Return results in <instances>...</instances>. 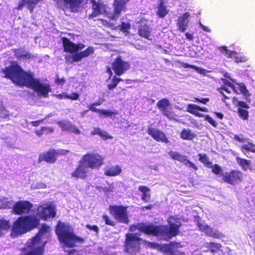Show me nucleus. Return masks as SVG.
Segmentation results:
<instances>
[{
    "instance_id": "18",
    "label": "nucleus",
    "mask_w": 255,
    "mask_h": 255,
    "mask_svg": "<svg viewBox=\"0 0 255 255\" xmlns=\"http://www.w3.org/2000/svg\"><path fill=\"white\" fill-rule=\"evenodd\" d=\"M147 133L155 141L167 143L169 142L165 134L161 130L153 127H148Z\"/></svg>"
},
{
    "instance_id": "39",
    "label": "nucleus",
    "mask_w": 255,
    "mask_h": 255,
    "mask_svg": "<svg viewBox=\"0 0 255 255\" xmlns=\"http://www.w3.org/2000/svg\"><path fill=\"white\" fill-rule=\"evenodd\" d=\"M205 233L208 236L211 237L215 239H219L221 237V234L217 231H214L212 228L209 226L205 231Z\"/></svg>"
},
{
    "instance_id": "17",
    "label": "nucleus",
    "mask_w": 255,
    "mask_h": 255,
    "mask_svg": "<svg viewBox=\"0 0 255 255\" xmlns=\"http://www.w3.org/2000/svg\"><path fill=\"white\" fill-rule=\"evenodd\" d=\"M92 12L89 14L90 18L96 17L106 12V5L101 0H91Z\"/></svg>"
},
{
    "instance_id": "55",
    "label": "nucleus",
    "mask_w": 255,
    "mask_h": 255,
    "mask_svg": "<svg viewBox=\"0 0 255 255\" xmlns=\"http://www.w3.org/2000/svg\"><path fill=\"white\" fill-rule=\"evenodd\" d=\"M66 82V80L64 77L60 78L58 75L56 76L55 82L58 85H63Z\"/></svg>"
},
{
    "instance_id": "31",
    "label": "nucleus",
    "mask_w": 255,
    "mask_h": 255,
    "mask_svg": "<svg viewBox=\"0 0 255 255\" xmlns=\"http://www.w3.org/2000/svg\"><path fill=\"white\" fill-rule=\"evenodd\" d=\"M55 97L59 100L63 99H68L71 100H77L79 98V94L77 93L74 92L71 95H69L66 92H64L60 94L55 95Z\"/></svg>"
},
{
    "instance_id": "32",
    "label": "nucleus",
    "mask_w": 255,
    "mask_h": 255,
    "mask_svg": "<svg viewBox=\"0 0 255 255\" xmlns=\"http://www.w3.org/2000/svg\"><path fill=\"white\" fill-rule=\"evenodd\" d=\"M168 154L173 159L176 160L183 164L187 158V156L182 155L178 152L170 151Z\"/></svg>"
},
{
    "instance_id": "6",
    "label": "nucleus",
    "mask_w": 255,
    "mask_h": 255,
    "mask_svg": "<svg viewBox=\"0 0 255 255\" xmlns=\"http://www.w3.org/2000/svg\"><path fill=\"white\" fill-rule=\"evenodd\" d=\"M128 207L123 205H110L109 211L118 222L128 224L129 220L128 214Z\"/></svg>"
},
{
    "instance_id": "46",
    "label": "nucleus",
    "mask_w": 255,
    "mask_h": 255,
    "mask_svg": "<svg viewBox=\"0 0 255 255\" xmlns=\"http://www.w3.org/2000/svg\"><path fill=\"white\" fill-rule=\"evenodd\" d=\"M237 85H238L239 92H238V94L242 93L244 94L245 96H249V93L248 90H247L246 86L243 83H237Z\"/></svg>"
},
{
    "instance_id": "35",
    "label": "nucleus",
    "mask_w": 255,
    "mask_h": 255,
    "mask_svg": "<svg viewBox=\"0 0 255 255\" xmlns=\"http://www.w3.org/2000/svg\"><path fill=\"white\" fill-rule=\"evenodd\" d=\"M105 102L104 98H100L98 100L94 103H91L88 106L89 110L96 113H98L101 109H98L95 108V106H98L102 105Z\"/></svg>"
},
{
    "instance_id": "43",
    "label": "nucleus",
    "mask_w": 255,
    "mask_h": 255,
    "mask_svg": "<svg viewBox=\"0 0 255 255\" xmlns=\"http://www.w3.org/2000/svg\"><path fill=\"white\" fill-rule=\"evenodd\" d=\"M40 0H25L26 4L27 5V8L31 13L33 12L34 8Z\"/></svg>"
},
{
    "instance_id": "53",
    "label": "nucleus",
    "mask_w": 255,
    "mask_h": 255,
    "mask_svg": "<svg viewBox=\"0 0 255 255\" xmlns=\"http://www.w3.org/2000/svg\"><path fill=\"white\" fill-rule=\"evenodd\" d=\"M184 165L188 166L189 168H192L194 169L195 171H196L198 170L197 166H196V165L192 162L191 161H190L189 159H188L187 158L185 161L184 163H183Z\"/></svg>"
},
{
    "instance_id": "25",
    "label": "nucleus",
    "mask_w": 255,
    "mask_h": 255,
    "mask_svg": "<svg viewBox=\"0 0 255 255\" xmlns=\"http://www.w3.org/2000/svg\"><path fill=\"white\" fill-rule=\"evenodd\" d=\"M121 171V168L118 165L108 166L105 168L104 174L108 176H116L120 174Z\"/></svg>"
},
{
    "instance_id": "23",
    "label": "nucleus",
    "mask_w": 255,
    "mask_h": 255,
    "mask_svg": "<svg viewBox=\"0 0 255 255\" xmlns=\"http://www.w3.org/2000/svg\"><path fill=\"white\" fill-rule=\"evenodd\" d=\"M64 51L66 53H75V43L71 41L66 37H62Z\"/></svg>"
},
{
    "instance_id": "10",
    "label": "nucleus",
    "mask_w": 255,
    "mask_h": 255,
    "mask_svg": "<svg viewBox=\"0 0 255 255\" xmlns=\"http://www.w3.org/2000/svg\"><path fill=\"white\" fill-rule=\"evenodd\" d=\"M170 102L167 98H163L158 101L157 108L162 114L169 120H174L176 117L175 113L171 110Z\"/></svg>"
},
{
    "instance_id": "20",
    "label": "nucleus",
    "mask_w": 255,
    "mask_h": 255,
    "mask_svg": "<svg viewBox=\"0 0 255 255\" xmlns=\"http://www.w3.org/2000/svg\"><path fill=\"white\" fill-rule=\"evenodd\" d=\"M95 48L94 47L89 46L84 50L73 55L72 58L73 62H79L82 59L87 57L94 53Z\"/></svg>"
},
{
    "instance_id": "24",
    "label": "nucleus",
    "mask_w": 255,
    "mask_h": 255,
    "mask_svg": "<svg viewBox=\"0 0 255 255\" xmlns=\"http://www.w3.org/2000/svg\"><path fill=\"white\" fill-rule=\"evenodd\" d=\"M125 9V5L115 1L114 3L113 12L110 14L108 17L112 20L117 19L120 15L122 10H124Z\"/></svg>"
},
{
    "instance_id": "29",
    "label": "nucleus",
    "mask_w": 255,
    "mask_h": 255,
    "mask_svg": "<svg viewBox=\"0 0 255 255\" xmlns=\"http://www.w3.org/2000/svg\"><path fill=\"white\" fill-rule=\"evenodd\" d=\"M91 135H99L102 139L104 140L112 139L113 136L110 135L106 131L102 130L99 128H95L91 132Z\"/></svg>"
},
{
    "instance_id": "41",
    "label": "nucleus",
    "mask_w": 255,
    "mask_h": 255,
    "mask_svg": "<svg viewBox=\"0 0 255 255\" xmlns=\"http://www.w3.org/2000/svg\"><path fill=\"white\" fill-rule=\"evenodd\" d=\"M123 80L121 78H118L116 76H114L112 79V83L108 85V88L109 90H111L115 88L118 84Z\"/></svg>"
},
{
    "instance_id": "52",
    "label": "nucleus",
    "mask_w": 255,
    "mask_h": 255,
    "mask_svg": "<svg viewBox=\"0 0 255 255\" xmlns=\"http://www.w3.org/2000/svg\"><path fill=\"white\" fill-rule=\"evenodd\" d=\"M234 139L239 142L243 143L244 142L247 141V140H250L248 138H245L244 136L241 134H235L234 135Z\"/></svg>"
},
{
    "instance_id": "50",
    "label": "nucleus",
    "mask_w": 255,
    "mask_h": 255,
    "mask_svg": "<svg viewBox=\"0 0 255 255\" xmlns=\"http://www.w3.org/2000/svg\"><path fill=\"white\" fill-rule=\"evenodd\" d=\"M102 218L105 221V224L113 227L116 226V222L113 220L111 219L107 214H103L102 215Z\"/></svg>"
},
{
    "instance_id": "34",
    "label": "nucleus",
    "mask_w": 255,
    "mask_h": 255,
    "mask_svg": "<svg viewBox=\"0 0 255 255\" xmlns=\"http://www.w3.org/2000/svg\"><path fill=\"white\" fill-rule=\"evenodd\" d=\"M199 160L206 167H211L212 162L210 160L207 155L206 153H199L198 154Z\"/></svg>"
},
{
    "instance_id": "13",
    "label": "nucleus",
    "mask_w": 255,
    "mask_h": 255,
    "mask_svg": "<svg viewBox=\"0 0 255 255\" xmlns=\"http://www.w3.org/2000/svg\"><path fill=\"white\" fill-rule=\"evenodd\" d=\"M141 240V239L138 237L136 234H127L125 241V247L127 250L139 251Z\"/></svg>"
},
{
    "instance_id": "47",
    "label": "nucleus",
    "mask_w": 255,
    "mask_h": 255,
    "mask_svg": "<svg viewBox=\"0 0 255 255\" xmlns=\"http://www.w3.org/2000/svg\"><path fill=\"white\" fill-rule=\"evenodd\" d=\"M232 58H233L237 63L245 62L247 61V58L246 57L239 54L236 51V54H233Z\"/></svg>"
},
{
    "instance_id": "38",
    "label": "nucleus",
    "mask_w": 255,
    "mask_h": 255,
    "mask_svg": "<svg viewBox=\"0 0 255 255\" xmlns=\"http://www.w3.org/2000/svg\"><path fill=\"white\" fill-rule=\"evenodd\" d=\"M180 65L181 67L183 68H192L200 74H203L205 72V70L203 68L198 67L194 65H191L186 63L181 62L180 63Z\"/></svg>"
},
{
    "instance_id": "49",
    "label": "nucleus",
    "mask_w": 255,
    "mask_h": 255,
    "mask_svg": "<svg viewBox=\"0 0 255 255\" xmlns=\"http://www.w3.org/2000/svg\"><path fill=\"white\" fill-rule=\"evenodd\" d=\"M209 247L210 248V252L211 253H214L216 251L220 250L222 247V246L219 243L210 242L209 244Z\"/></svg>"
},
{
    "instance_id": "51",
    "label": "nucleus",
    "mask_w": 255,
    "mask_h": 255,
    "mask_svg": "<svg viewBox=\"0 0 255 255\" xmlns=\"http://www.w3.org/2000/svg\"><path fill=\"white\" fill-rule=\"evenodd\" d=\"M222 81L225 85H227L229 87L231 88L235 93L237 94L239 93L238 90L236 89V86L229 80L225 78H222Z\"/></svg>"
},
{
    "instance_id": "45",
    "label": "nucleus",
    "mask_w": 255,
    "mask_h": 255,
    "mask_svg": "<svg viewBox=\"0 0 255 255\" xmlns=\"http://www.w3.org/2000/svg\"><path fill=\"white\" fill-rule=\"evenodd\" d=\"M212 168V171L216 175L224 174L223 173V169L222 167L218 164H215L213 165L211 164V167H209Z\"/></svg>"
},
{
    "instance_id": "48",
    "label": "nucleus",
    "mask_w": 255,
    "mask_h": 255,
    "mask_svg": "<svg viewBox=\"0 0 255 255\" xmlns=\"http://www.w3.org/2000/svg\"><path fill=\"white\" fill-rule=\"evenodd\" d=\"M101 115L104 116L105 117H112L113 116L117 114V113L113 112L111 110L101 109L98 112Z\"/></svg>"
},
{
    "instance_id": "7",
    "label": "nucleus",
    "mask_w": 255,
    "mask_h": 255,
    "mask_svg": "<svg viewBox=\"0 0 255 255\" xmlns=\"http://www.w3.org/2000/svg\"><path fill=\"white\" fill-rule=\"evenodd\" d=\"M69 152L68 150L58 149L50 148L48 150L39 154L38 159L39 163L44 161L47 163H54L57 159V157L60 155H65Z\"/></svg>"
},
{
    "instance_id": "21",
    "label": "nucleus",
    "mask_w": 255,
    "mask_h": 255,
    "mask_svg": "<svg viewBox=\"0 0 255 255\" xmlns=\"http://www.w3.org/2000/svg\"><path fill=\"white\" fill-rule=\"evenodd\" d=\"M14 56L18 59L28 60L34 58V56L23 48H18L13 49Z\"/></svg>"
},
{
    "instance_id": "28",
    "label": "nucleus",
    "mask_w": 255,
    "mask_h": 255,
    "mask_svg": "<svg viewBox=\"0 0 255 255\" xmlns=\"http://www.w3.org/2000/svg\"><path fill=\"white\" fill-rule=\"evenodd\" d=\"M180 137L183 140H192L196 137V134L192 132L191 129L184 128L180 132Z\"/></svg>"
},
{
    "instance_id": "42",
    "label": "nucleus",
    "mask_w": 255,
    "mask_h": 255,
    "mask_svg": "<svg viewBox=\"0 0 255 255\" xmlns=\"http://www.w3.org/2000/svg\"><path fill=\"white\" fill-rule=\"evenodd\" d=\"M236 160L238 163L244 169H247L250 165V161L245 158H242L239 157H236Z\"/></svg>"
},
{
    "instance_id": "15",
    "label": "nucleus",
    "mask_w": 255,
    "mask_h": 255,
    "mask_svg": "<svg viewBox=\"0 0 255 255\" xmlns=\"http://www.w3.org/2000/svg\"><path fill=\"white\" fill-rule=\"evenodd\" d=\"M186 111L199 118L204 117V120L207 121L214 128H216L218 126V124L216 123V122L209 115H204L203 114L198 112L199 106L197 105L192 104H188L187 107Z\"/></svg>"
},
{
    "instance_id": "64",
    "label": "nucleus",
    "mask_w": 255,
    "mask_h": 255,
    "mask_svg": "<svg viewBox=\"0 0 255 255\" xmlns=\"http://www.w3.org/2000/svg\"><path fill=\"white\" fill-rule=\"evenodd\" d=\"M220 49L221 51L224 53L225 55V53H226L227 52H230V50L228 49L227 47L226 46H222L220 48Z\"/></svg>"
},
{
    "instance_id": "62",
    "label": "nucleus",
    "mask_w": 255,
    "mask_h": 255,
    "mask_svg": "<svg viewBox=\"0 0 255 255\" xmlns=\"http://www.w3.org/2000/svg\"><path fill=\"white\" fill-rule=\"evenodd\" d=\"M43 120L31 122V125L35 127H38L43 122Z\"/></svg>"
},
{
    "instance_id": "44",
    "label": "nucleus",
    "mask_w": 255,
    "mask_h": 255,
    "mask_svg": "<svg viewBox=\"0 0 255 255\" xmlns=\"http://www.w3.org/2000/svg\"><path fill=\"white\" fill-rule=\"evenodd\" d=\"M58 124L63 130H68L72 128L71 123L68 121H60L58 122Z\"/></svg>"
},
{
    "instance_id": "14",
    "label": "nucleus",
    "mask_w": 255,
    "mask_h": 255,
    "mask_svg": "<svg viewBox=\"0 0 255 255\" xmlns=\"http://www.w3.org/2000/svg\"><path fill=\"white\" fill-rule=\"evenodd\" d=\"M243 173L239 170H232L222 174L223 181L231 185H236L242 181Z\"/></svg>"
},
{
    "instance_id": "60",
    "label": "nucleus",
    "mask_w": 255,
    "mask_h": 255,
    "mask_svg": "<svg viewBox=\"0 0 255 255\" xmlns=\"http://www.w3.org/2000/svg\"><path fill=\"white\" fill-rule=\"evenodd\" d=\"M148 245L149 247H150L151 248L153 249H157L159 250V245L158 244L155 243H151L149 242L148 243Z\"/></svg>"
},
{
    "instance_id": "61",
    "label": "nucleus",
    "mask_w": 255,
    "mask_h": 255,
    "mask_svg": "<svg viewBox=\"0 0 255 255\" xmlns=\"http://www.w3.org/2000/svg\"><path fill=\"white\" fill-rule=\"evenodd\" d=\"M219 92L222 95V96L223 97V98L222 99L223 101L225 103L226 106H229V104L227 103L226 100L229 99L230 98L229 97L226 96L225 95V94L222 91H219Z\"/></svg>"
},
{
    "instance_id": "9",
    "label": "nucleus",
    "mask_w": 255,
    "mask_h": 255,
    "mask_svg": "<svg viewBox=\"0 0 255 255\" xmlns=\"http://www.w3.org/2000/svg\"><path fill=\"white\" fill-rule=\"evenodd\" d=\"M84 0H59L57 3L58 7L66 11L69 9L72 13L79 12Z\"/></svg>"
},
{
    "instance_id": "11",
    "label": "nucleus",
    "mask_w": 255,
    "mask_h": 255,
    "mask_svg": "<svg viewBox=\"0 0 255 255\" xmlns=\"http://www.w3.org/2000/svg\"><path fill=\"white\" fill-rule=\"evenodd\" d=\"M130 67V64L128 61L123 60L120 55L117 56L112 64V68L116 75L121 76Z\"/></svg>"
},
{
    "instance_id": "8",
    "label": "nucleus",
    "mask_w": 255,
    "mask_h": 255,
    "mask_svg": "<svg viewBox=\"0 0 255 255\" xmlns=\"http://www.w3.org/2000/svg\"><path fill=\"white\" fill-rule=\"evenodd\" d=\"M82 162L91 169H99L104 164V157L98 153L88 152L81 158Z\"/></svg>"
},
{
    "instance_id": "40",
    "label": "nucleus",
    "mask_w": 255,
    "mask_h": 255,
    "mask_svg": "<svg viewBox=\"0 0 255 255\" xmlns=\"http://www.w3.org/2000/svg\"><path fill=\"white\" fill-rule=\"evenodd\" d=\"M118 27L119 30L123 32V33H125L126 35H128L129 33V30L130 29L131 25L128 22L122 21L121 24L118 26Z\"/></svg>"
},
{
    "instance_id": "3",
    "label": "nucleus",
    "mask_w": 255,
    "mask_h": 255,
    "mask_svg": "<svg viewBox=\"0 0 255 255\" xmlns=\"http://www.w3.org/2000/svg\"><path fill=\"white\" fill-rule=\"evenodd\" d=\"M170 219L175 220V223L168 221L169 226L154 225L152 223H141L139 225L137 229L146 235L160 237L163 239H170L178 235L179 228L182 224L179 219L175 218L173 216H171Z\"/></svg>"
},
{
    "instance_id": "16",
    "label": "nucleus",
    "mask_w": 255,
    "mask_h": 255,
    "mask_svg": "<svg viewBox=\"0 0 255 255\" xmlns=\"http://www.w3.org/2000/svg\"><path fill=\"white\" fill-rule=\"evenodd\" d=\"M232 101L234 104L237 103L236 106L238 107L237 113L239 117L243 120H248L249 117L248 110L250 108L249 105L244 101H239L235 97L233 98Z\"/></svg>"
},
{
    "instance_id": "22",
    "label": "nucleus",
    "mask_w": 255,
    "mask_h": 255,
    "mask_svg": "<svg viewBox=\"0 0 255 255\" xmlns=\"http://www.w3.org/2000/svg\"><path fill=\"white\" fill-rule=\"evenodd\" d=\"M189 16V12H186L179 17L177 19L176 24L178 26V29L179 31L184 32L187 29V27L189 22L188 19Z\"/></svg>"
},
{
    "instance_id": "36",
    "label": "nucleus",
    "mask_w": 255,
    "mask_h": 255,
    "mask_svg": "<svg viewBox=\"0 0 255 255\" xmlns=\"http://www.w3.org/2000/svg\"><path fill=\"white\" fill-rule=\"evenodd\" d=\"M241 149L243 152L246 151L255 153V144L251 142H248L247 144L241 146Z\"/></svg>"
},
{
    "instance_id": "27",
    "label": "nucleus",
    "mask_w": 255,
    "mask_h": 255,
    "mask_svg": "<svg viewBox=\"0 0 255 255\" xmlns=\"http://www.w3.org/2000/svg\"><path fill=\"white\" fill-rule=\"evenodd\" d=\"M138 189L142 193V200L145 202H149L151 198L150 189L146 186H139Z\"/></svg>"
},
{
    "instance_id": "30",
    "label": "nucleus",
    "mask_w": 255,
    "mask_h": 255,
    "mask_svg": "<svg viewBox=\"0 0 255 255\" xmlns=\"http://www.w3.org/2000/svg\"><path fill=\"white\" fill-rule=\"evenodd\" d=\"M168 10L166 8V6L164 4L163 0H161L157 6V10L156 11L157 15L160 18H164L168 13Z\"/></svg>"
},
{
    "instance_id": "33",
    "label": "nucleus",
    "mask_w": 255,
    "mask_h": 255,
    "mask_svg": "<svg viewBox=\"0 0 255 255\" xmlns=\"http://www.w3.org/2000/svg\"><path fill=\"white\" fill-rule=\"evenodd\" d=\"M176 244L175 242H170L168 244L160 245L159 250L163 253L172 254L173 253L172 247Z\"/></svg>"
},
{
    "instance_id": "2",
    "label": "nucleus",
    "mask_w": 255,
    "mask_h": 255,
    "mask_svg": "<svg viewBox=\"0 0 255 255\" xmlns=\"http://www.w3.org/2000/svg\"><path fill=\"white\" fill-rule=\"evenodd\" d=\"M56 215L55 208L50 203L40 204L36 209V215H27L16 219L12 225L11 235L13 237L21 236L36 228L40 224V219L46 221L54 218Z\"/></svg>"
},
{
    "instance_id": "5",
    "label": "nucleus",
    "mask_w": 255,
    "mask_h": 255,
    "mask_svg": "<svg viewBox=\"0 0 255 255\" xmlns=\"http://www.w3.org/2000/svg\"><path fill=\"white\" fill-rule=\"evenodd\" d=\"M50 231V227L43 224L37 234L29 240L21 250V255H43L46 242H42L43 237Z\"/></svg>"
},
{
    "instance_id": "59",
    "label": "nucleus",
    "mask_w": 255,
    "mask_h": 255,
    "mask_svg": "<svg viewBox=\"0 0 255 255\" xmlns=\"http://www.w3.org/2000/svg\"><path fill=\"white\" fill-rule=\"evenodd\" d=\"M26 4V3L25 0H21L18 3V4L16 7V9L18 10H21L22 7H23V6Z\"/></svg>"
},
{
    "instance_id": "56",
    "label": "nucleus",
    "mask_w": 255,
    "mask_h": 255,
    "mask_svg": "<svg viewBox=\"0 0 255 255\" xmlns=\"http://www.w3.org/2000/svg\"><path fill=\"white\" fill-rule=\"evenodd\" d=\"M85 226H86V228L88 229L90 231H93L96 233H98L99 232V228L96 225L92 226L89 224H87V225H86Z\"/></svg>"
},
{
    "instance_id": "26",
    "label": "nucleus",
    "mask_w": 255,
    "mask_h": 255,
    "mask_svg": "<svg viewBox=\"0 0 255 255\" xmlns=\"http://www.w3.org/2000/svg\"><path fill=\"white\" fill-rule=\"evenodd\" d=\"M137 33L141 37L148 40L150 39L149 37L151 34V29L146 24L140 25L139 26Z\"/></svg>"
},
{
    "instance_id": "57",
    "label": "nucleus",
    "mask_w": 255,
    "mask_h": 255,
    "mask_svg": "<svg viewBox=\"0 0 255 255\" xmlns=\"http://www.w3.org/2000/svg\"><path fill=\"white\" fill-rule=\"evenodd\" d=\"M194 100L195 102H199L202 103L203 104H206L208 103L210 99L208 98H194Z\"/></svg>"
},
{
    "instance_id": "4",
    "label": "nucleus",
    "mask_w": 255,
    "mask_h": 255,
    "mask_svg": "<svg viewBox=\"0 0 255 255\" xmlns=\"http://www.w3.org/2000/svg\"><path fill=\"white\" fill-rule=\"evenodd\" d=\"M55 233L59 241L68 248H73L85 243V239L76 236L73 232V228L68 224L58 222L56 226Z\"/></svg>"
},
{
    "instance_id": "1",
    "label": "nucleus",
    "mask_w": 255,
    "mask_h": 255,
    "mask_svg": "<svg viewBox=\"0 0 255 255\" xmlns=\"http://www.w3.org/2000/svg\"><path fill=\"white\" fill-rule=\"evenodd\" d=\"M3 77L10 80L15 85L32 89L39 96L47 98L51 91L49 83H44L35 78L34 73L30 71H24L17 63H12L2 70Z\"/></svg>"
},
{
    "instance_id": "63",
    "label": "nucleus",
    "mask_w": 255,
    "mask_h": 255,
    "mask_svg": "<svg viewBox=\"0 0 255 255\" xmlns=\"http://www.w3.org/2000/svg\"><path fill=\"white\" fill-rule=\"evenodd\" d=\"M214 114L215 115L216 117L221 120L224 118V114L221 112H214Z\"/></svg>"
},
{
    "instance_id": "54",
    "label": "nucleus",
    "mask_w": 255,
    "mask_h": 255,
    "mask_svg": "<svg viewBox=\"0 0 255 255\" xmlns=\"http://www.w3.org/2000/svg\"><path fill=\"white\" fill-rule=\"evenodd\" d=\"M197 226L199 228V229L202 232H205L207 230V228H208V225H206L204 223L198 222L197 224Z\"/></svg>"
},
{
    "instance_id": "19",
    "label": "nucleus",
    "mask_w": 255,
    "mask_h": 255,
    "mask_svg": "<svg viewBox=\"0 0 255 255\" xmlns=\"http://www.w3.org/2000/svg\"><path fill=\"white\" fill-rule=\"evenodd\" d=\"M87 166L81 160L75 170L71 173V176L75 179H86L88 176Z\"/></svg>"
},
{
    "instance_id": "58",
    "label": "nucleus",
    "mask_w": 255,
    "mask_h": 255,
    "mask_svg": "<svg viewBox=\"0 0 255 255\" xmlns=\"http://www.w3.org/2000/svg\"><path fill=\"white\" fill-rule=\"evenodd\" d=\"M85 47V45L83 43H75V53H78V51L82 50Z\"/></svg>"
},
{
    "instance_id": "12",
    "label": "nucleus",
    "mask_w": 255,
    "mask_h": 255,
    "mask_svg": "<svg viewBox=\"0 0 255 255\" xmlns=\"http://www.w3.org/2000/svg\"><path fill=\"white\" fill-rule=\"evenodd\" d=\"M33 207V204L28 200H20L15 203L12 211L15 215H21L28 214Z\"/></svg>"
},
{
    "instance_id": "37",
    "label": "nucleus",
    "mask_w": 255,
    "mask_h": 255,
    "mask_svg": "<svg viewBox=\"0 0 255 255\" xmlns=\"http://www.w3.org/2000/svg\"><path fill=\"white\" fill-rule=\"evenodd\" d=\"M11 227L9 221L3 218L0 219V236L3 235L2 231L7 230Z\"/></svg>"
}]
</instances>
